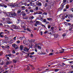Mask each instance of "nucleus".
<instances>
[{
  "instance_id": "a19ab883",
  "label": "nucleus",
  "mask_w": 73,
  "mask_h": 73,
  "mask_svg": "<svg viewBox=\"0 0 73 73\" xmlns=\"http://www.w3.org/2000/svg\"><path fill=\"white\" fill-rule=\"evenodd\" d=\"M62 36L63 37H65V36H66V34H63L62 35Z\"/></svg>"
},
{
  "instance_id": "c85d7f7f",
  "label": "nucleus",
  "mask_w": 73,
  "mask_h": 73,
  "mask_svg": "<svg viewBox=\"0 0 73 73\" xmlns=\"http://www.w3.org/2000/svg\"><path fill=\"white\" fill-rule=\"evenodd\" d=\"M29 11L30 12H32V13H33V12H34V11L32 9H31V10H30Z\"/></svg>"
},
{
  "instance_id": "20e7f679",
  "label": "nucleus",
  "mask_w": 73,
  "mask_h": 73,
  "mask_svg": "<svg viewBox=\"0 0 73 73\" xmlns=\"http://www.w3.org/2000/svg\"><path fill=\"white\" fill-rule=\"evenodd\" d=\"M6 21L7 24H11V22L10 21V18H7L6 19Z\"/></svg>"
},
{
  "instance_id": "09e8293b",
  "label": "nucleus",
  "mask_w": 73,
  "mask_h": 73,
  "mask_svg": "<svg viewBox=\"0 0 73 73\" xmlns=\"http://www.w3.org/2000/svg\"><path fill=\"white\" fill-rule=\"evenodd\" d=\"M38 7H36L35 8V9H36V10H38Z\"/></svg>"
},
{
  "instance_id": "f704fd0d",
  "label": "nucleus",
  "mask_w": 73,
  "mask_h": 73,
  "mask_svg": "<svg viewBox=\"0 0 73 73\" xmlns=\"http://www.w3.org/2000/svg\"><path fill=\"white\" fill-rule=\"evenodd\" d=\"M2 20L3 21H5V20H5V19L4 18H2Z\"/></svg>"
},
{
  "instance_id": "1a4fd4ad",
  "label": "nucleus",
  "mask_w": 73,
  "mask_h": 73,
  "mask_svg": "<svg viewBox=\"0 0 73 73\" xmlns=\"http://www.w3.org/2000/svg\"><path fill=\"white\" fill-rule=\"evenodd\" d=\"M9 57H11V58H13L15 57V56L12 54H8Z\"/></svg>"
},
{
  "instance_id": "4468645a",
  "label": "nucleus",
  "mask_w": 73,
  "mask_h": 73,
  "mask_svg": "<svg viewBox=\"0 0 73 73\" xmlns=\"http://www.w3.org/2000/svg\"><path fill=\"white\" fill-rule=\"evenodd\" d=\"M13 29H17V26L15 25H13Z\"/></svg>"
},
{
  "instance_id": "2f4dec72",
  "label": "nucleus",
  "mask_w": 73,
  "mask_h": 73,
  "mask_svg": "<svg viewBox=\"0 0 73 73\" xmlns=\"http://www.w3.org/2000/svg\"><path fill=\"white\" fill-rule=\"evenodd\" d=\"M3 52H0V56H1L3 55Z\"/></svg>"
},
{
  "instance_id": "e433bc0d",
  "label": "nucleus",
  "mask_w": 73,
  "mask_h": 73,
  "mask_svg": "<svg viewBox=\"0 0 73 73\" xmlns=\"http://www.w3.org/2000/svg\"><path fill=\"white\" fill-rule=\"evenodd\" d=\"M6 65H9V61H7L6 62Z\"/></svg>"
},
{
  "instance_id": "603ef678",
  "label": "nucleus",
  "mask_w": 73,
  "mask_h": 73,
  "mask_svg": "<svg viewBox=\"0 0 73 73\" xmlns=\"http://www.w3.org/2000/svg\"><path fill=\"white\" fill-rule=\"evenodd\" d=\"M23 4H24L25 6H27V3H23Z\"/></svg>"
},
{
  "instance_id": "6e6552de",
  "label": "nucleus",
  "mask_w": 73,
  "mask_h": 73,
  "mask_svg": "<svg viewBox=\"0 0 73 73\" xmlns=\"http://www.w3.org/2000/svg\"><path fill=\"white\" fill-rule=\"evenodd\" d=\"M35 41H36V40H35V39H31L30 40H28V41H29V42L30 43L31 42H35Z\"/></svg>"
},
{
  "instance_id": "8fccbe9b",
  "label": "nucleus",
  "mask_w": 73,
  "mask_h": 73,
  "mask_svg": "<svg viewBox=\"0 0 73 73\" xmlns=\"http://www.w3.org/2000/svg\"><path fill=\"white\" fill-rule=\"evenodd\" d=\"M32 8L31 7H29L28 8V9H29V10H31V9Z\"/></svg>"
},
{
  "instance_id": "f03ea898",
  "label": "nucleus",
  "mask_w": 73,
  "mask_h": 73,
  "mask_svg": "<svg viewBox=\"0 0 73 73\" xmlns=\"http://www.w3.org/2000/svg\"><path fill=\"white\" fill-rule=\"evenodd\" d=\"M64 3H62L61 5L60 8H59V10L60 11V10H62V9L64 7Z\"/></svg>"
},
{
  "instance_id": "37998d69",
  "label": "nucleus",
  "mask_w": 73,
  "mask_h": 73,
  "mask_svg": "<svg viewBox=\"0 0 73 73\" xmlns=\"http://www.w3.org/2000/svg\"><path fill=\"white\" fill-rule=\"evenodd\" d=\"M16 36H15L13 38V39L14 40H15H15H16Z\"/></svg>"
},
{
  "instance_id": "473e14b6",
  "label": "nucleus",
  "mask_w": 73,
  "mask_h": 73,
  "mask_svg": "<svg viewBox=\"0 0 73 73\" xmlns=\"http://www.w3.org/2000/svg\"><path fill=\"white\" fill-rule=\"evenodd\" d=\"M35 54V52H33L30 53V54H31V55H33V54Z\"/></svg>"
},
{
  "instance_id": "c9c22d12",
  "label": "nucleus",
  "mask_w": 73,
  "mask_h": 73,
  "mask_svg": "<svg viewBox=\"0 0 73 73\" xmlns=\"http://www.w3.org/2000/svg\"><path fill=\"white\" fill-rule=\"evenodd\" d=\"M42 25V23H41V22L39 21V25Z\"/></svg>"
},
{
  "instance_id": "aec40b11",
  "label": "nucleus",
  "mask_w": 73,
  "mask_h": 73,
  "mask_svg": "<svg viewBox=\"0 0 73 73\" xmlns=\"http://www.w3.org/2000/svg\"><path fill=\"white\" fill-rule=\"evenodd\" d=\"M25 25V23H24V22H22L21 23V27H23V26L24 25Z\"/></svg>"
},
{
  "instance_id": "a18cd8bd",
  "label": "nucleus",
  "mask_w": 73,
  "mask_h": 73,
  "mask_svg": "<svg viewBox=\"0 0 73 73\" xmlns=\"http://www.w3.org/2000/svg\"><path fill=\"white\" fill-rule=\"evenodd\" d=\"M70 16H71V18L72 19V18H73V14L70 15Z\"/></svg>"
},
{
  "instance_id": "7c9ffc66",
  "label": "nucleus",
  "mask_w": 73,
  "mask_h": 73,
  "mask_svg": "<svg viewBox=\"0 0 73 73\" xmlns=\"http://www.w3.org/2000/svg\"><path fill=\"white\" fill-rule=\"evenodd\" d=\"M59 70V69H56L54 70V72H58V71L59 70Z\"/></svg>"
},
{
  "instance_id": "de8ad7c7",
  "label": "nucleus",
  "mask_w": 73,
  "mask_h": 73,
  "mask_svg": "<svg viewBox=\"0 0 73 73\" xmlns=\"http://www.w3.org/2000/svg\"><path fill=\"white\" fill-rule=\"evenodd\" d=\"M41 25V26H42V27H44V28H45V26L44 25H43L42 24V25Z\"/></svg>"
},
{
  "instance_id": "338daca9",
  "label": "nucleus",
  "mask_w": 73,
  "mask_h": 73,
  "mask_svg": "<svg viewBox=\"0 0 73 73\" xmlns=\"http://www.w3.org/2000/svg\"><path fill=\"white\" fill-rule=\"evenodd\" d=\"M66 1V0H63V3H65Z\"/></svg>"
},
{
  "instance_id": "c756f323",
  "label": "nucleus",
  "mask_w": 73,
  "mask_h": 73,
  "mask_svg": "<svg viewBox=\"0 0 73 73\" xmlns=\"http://www.w3.org/2000/svg\"><path fill=\"white\" fill-rule=\"evenodd\" d=\"M7 49H9V46L6 45L5 47Z\"/></svg>"
},
{
  "instance_id": "b1692460",
  "label": "nucleus",
  "mask_w": 73,
  "mask_h": 73,
  "mask_svg": "<svg viewBox=\"0 0 73 73\" xmlns=\"http://www.w3.org/2000/svg\"><path fill=\"white\" fill-rule=\"evenodd\" d=\"M68 18L70 20H72V18L71 16H70V15H69V16L68 17Z\"/></svg>"
},
{
  "instance_id": "72a5a7b5",
  "label": "nucleus",
  "mask_w": 73,
  "mask_h": 73,
  "mask_svg": "<svg viewBox=\"0 0 73 73\" xmlns=\"http://www.w3.org/2000/svg\"><path fill=\"white\" fill-rule=\"evenodd\" d=\"M27 31H29V32L31 31V30H30L29 29V28H28V27L27 28Z\"/></svg>"
},
{
  "instance_id": "5701e85b",
  "label": "nucleus",
  "mask_w": 73,
  "mask_h": 73,
  "mask_svg": "<svg viewBox=\"0 0 73 73\" xmlns=\"http://www.w3.org/2000/svg\"><path fill=\"white\" fill-rule=\"evenodd\" d=\"M10 7H15V6L14 5V4L12 5V4H10Z\"/></svg>"
},
{
  "instance_id": "4c0bfd02",
  "label": "nucleus",
  "mask_w": 73,
  "mask_h": 73,
  "mask_svg": "<svg viewBox=\"0 0 73 73\" xmlns=\"http://www.w3.org/2000/svg\"><path fill=\"white\" fill-rule=\"evenodd\" d=\"M48 5V3H46L44 5L45 7H47V6Z\"/></svg>"
},
{
  "instance_id": "7ed1b4c3",
  "label": "nucleus",
  "mask_w": 73,
  "mask_h": 73,
  "mask_svg": "<svg viewBox=\"0 0 73 73\" xmlns=\"http://www.w3.org/2000/svg\"><path fill=\"white\" fill-rule=\"evenodd\" d=\"M12 46L13 47H14L15 50H17L18 49V46L17 45H16V44H12Z\"/></svg>"
},
{
  "instance_id": "5fc2aeb1",
  "label": "nucleus",
  "mask_w": 73,
  "mask_h": 73,
  "mask_svg": "<svg viewBox=\"0 0 73 73\" xmlns=\"http://www.w3.org/2000/svg\"><path fill=\"white\" fill-rule=\"evenodd\" d=\"M69 73H73V70L71 71H69L68 72Z\"/></svg>"
},
{
  "instance_id": "f257e3e1",
  "label": "nucleus",
  "mask_w": 73,
  "mask_h": 73,
  "mask_svg": "<svg viewBox=\"0 0 73 73\" xmlns=\"http://www.w3.org/2000/svg\"><path fill=\"white\" fill-rule=\"evenodd\" d=\"M8 16L9 17H13L14 16H17V13L15 12H11L10 13H8Z\"/></svg>"
},
{
  "instance_id": "4d7b16f0",
  "label": "nucleus",
  "mask_w": 73,
  "mask_h": 73,
  "mask_svg": "<svg viewBox=\"0 0 73 73\" xmlns=\"http://www.w3.org/2000/svg\"><path fill=\"white\" fill-rule=\"evenodd\" d=\"M53 53H50L49 54L50 56H52V55H53Z\"/></svg>"
},
{
  "instance_id": "dca6fc26",
  "label": "nucleus",
  "mask_w": 73,
  "mask_h": 73,
  "mask_svg": "<svg viewBox=\"0 0 73 73\" xmlns=\"http://www.w3.org/2000/svg\"><path fill=\"white\" fill-rule=\"evenodd\" d=\"M22 11H21V10L19 9V10H18V11L17 12V13L18 14L20 13H21Z\"/></svg>"
},
{
  "instance_id": "6e6d98bb",
  "label": "nucleus",
  "mask_w": 73,
  "mask_h": 73,
  "mask_svg": "<svg viewBox=\"0 0 73 73\" xmlns=\"http://www.w3.org/2000/svg\"><path fill=\"white\" fill-rule=\"evenodd\" d=\"M0 37H4V35H1L0 36Z\"/></svg>"
},
{
  "instance_id": "cd10ccee",
  "label": "nucleus",
  "mask_w": 73,
  "mask_h": 73,
  "mask_svg": "<svg viewBox=\"0 0 73 73\" xmlns=\"http://www.w3.org/2000/svg\"><path fill=\"white\" fill-rule=\"evenodd\" d=\"M70 27L69 31H72V26H70Z\"/></svg>"
},
{
  "instance_id": "4be33fe9",
  "label": "nucleus",
  "mask_w": 73,
  "mask_h": 73,
  "mask_svg": "<svg viewBox=\"0 0 73 73\" xmlns=\"http://www.w3.org/2000/svg\"><path fill=\"white\" fill-rule=\"evenodd\" d=\"M29 19H34V17H33V16H32V17H29Z\"/></svg>"
},
{
  "instance_id": "9b49d317",
  "label": "nucleus",
  "mask_w": 73,
  "mask_h": 73,
  "mask_svg": "<svg viewBox=\"0 0 73 73\" xmlns=\"http://www.w3.org/2000/svg\"><path fill=\"white\" fill-rule=\"evenodd\" d=\"M4 64V61L3 60H1L0 61V65H3Z\"/></svg>"
},
{
  "instance_id": "a211bd4d",
  "label": "nucleus",
  "mask_w": 73,
  "mask_h": 73,
  "mask_svg": "<svg viewBox=\"0 0 73 73\" xmlns=\"http://www.w3.org/2000/svg\"><path fill=\"white\" fill-rule=\"evenodd\" d=\"M69 8V5H66V9H68Z\"/></svg>"
},
{
  "instance_id": "9d476101",
  "label": "nucleus",
  "mask_w": 73,
  "mask_h": 73,
  "mask_svg": "<svg viewBox=\"0 0 73 73\" xmlns=\"http://www.w3.org/2000/svg\"><path fill=\"white\" fill-rule=\"evenodd\" d=\"M29 50V48H27L26 47H25V48L23 49V50L25 52H27V51H28Z\"/></svg>"
},
{
  "instance_id": "774afa93",
  "label": "nucleus",
  "mask_w": 73,
  "mask_h": 73,
  "mask_svg": "<svg viewBox=\"0 0 73 73\" xmlns=\"http://www.w3.org/2000/svg\"><path fill=\"white\" fill-rule=\"evenodd\" d=\"M40 33H41V35H42V32L40 31Z\"/></svg>"
},
{
  "instance_id": "0eeeda50",
  "label": "nucleus",
  "mask_w": 73,
  "mask_h": 73,
  "mask_svg": "<svg viewBox=\"0 0 73 73\" xmlns=\"http://www.w3.org/2000/svg\"><path fill=\"white\" fill-rule=\"evenodd\" d=\"M39 21H36V23L34 24V25L35 27H37V25H39Z\"/></svg>"
},
{
  "instance_id": "c03bdc74",
  "label": "nucleus",
  "mask_w": 73,
  "mask_h": 73,
  "mask_svg": "<svg viewBox=\"0 0 73 73\" xmlns=\"http://www.w3.org/2000/svg\"><path fill=\"white\" fill-rule=\"evenodd\" d=\"M17 43H18V44H19V43H20V40H17Z\"/></svg>"
},
{
  "instance_id": "ddd939ff",
  "label": "nucleus",
  "mask_w": 73,
  "mask_h": 73,
  "mask_svg": "<svg viewBox=\"0 0 73 73\" xmlns=\"http://www.w3.org/2000/svg\"><path fill=\"white\" fill-rule=\"evenodd\" d=\"M12 61L13 63H16L17 62V60L16 59H13Z\"/></svg>"
},
{
  "instance_id": "f3484780",
  "label": "nucleus",
  "mask_w": 73,
  "mask_h": 73,
  "mask_svg": "<svg viewBox=\"0 0 73 73\" xmlns=\"http://www.w3.org/2000/svg\"><path fill=\"white\" fill-rule=\"evenodd\" d=\"M14 7H17L18 5H19V4L17 3H15V4H14Z\"/></svg>"
},
{
  "instance_id": "13d9d810",
  "label": "nucleus",
  "mask_w": 73,
  "mask_h": 73,
  "mask_svg": "<svg viewBox=\"0 0 73 73\" xmlns=\"http://www.w3.org/2000/svg\"><path fill=\"white\" fill-rule=\"evenodd\" d=\"M64 12H65V11H66V9H64Z\"/></svg>"
},
{
  "instance_id": "412c9836",
  "label": "nucleus",
  "mask_w": 73,
  "mask_h": 73,
  "mask_svg": "<svg viewBox=\"0 0 73 73\" xmlns=\"http://www.w3.org/2000/svg\"><path fill=\"white\" fill-rule=\"evenodd\" d=\"M38 15H40V14H42V13L41 11H38Z\"/></svg>"
},
{
  "instance_id": "0e129e2a",
  "label": "nucleus",
  "mask_w": 73,
  "mask_h": 73,
  "mask_svg": "<svg viewBox=\"0 0 73 73\" xmlns=\"http://www.w3.org/2000/svg\"><path fill=\"white\" fill-rule=\"evenodd\" d=\"M46 24H49V22L48 21H46L45 22Z\"/></svg>"
},
{
  "instance_id": "6ab92c4d",
  "label": "nucleus",
  "mask_w": 73,
  "mask_h": 73,
  "mask_svg": "<svg viewBox=\"0 0 73 73\" xmlns=\"http://www.w3.org/2000/svg\"><path fill=\"white\" fill-rule=\"evenodd\" d=\"M0 5H1V7H4V3H2L0 4Z\"/></svg>"
},
{
  "instance_id": "39448f33",
  "label": "nucleus",
  "mask_w": 73,
  "mask_h": 73,
  "mask_svg": "<svg viewBox=\"0 0 73 73\" xmlns=\"http://www.w3.org/2000/svg\"><path fill=\"white\" fill-rule=\"evenodd\" d=\"M36 4L37 5H38V6H41V5H42V4H41V3L39 2L38 1L36 2Z\"/></svg>"
},
{
  "instance_id": "052dcab7",
  "label": "nucleus",
  "mask_w": 73,
  "mask_h": 73,
  "mask_svg": "<svg viewBox=\"0 0 73 73\" xmlns=\"http://www.w3.org/2000/svg\"><path fill=\"white\" fill-rule=\"evenodd\" d=\"M3 7H4L5 8H7V5H4Z\"/></svg>"
},
{
  "instance_id": "423d86ee",
  "label": "nucleus",
  "mask_w": 73,
  "mask_h": 73,
  "mask_svg": "<svg viewBox=\"0 0 73 73\" xmlns=\"http://www.w3.org/2000/svg\"><path fill=\"white\" fill-rule=\"evenodd\" d=\"M21 14L22 15L23 18L24 17V16H25V17H26V14H25V13H24V11H22L21 12Z\"/></svg>"
},
{
  "instance_id": "393cba45",
  "label": "nucleus",
  "mask_w": 73,
  "mask_h": 73,
  "mask_svg": "<svg viewBox=\"0 0 73 73\" xmlns=\"http://www.w3.org/2000/svg\"><path fill=\"white\" fill-rule=\"evenodd\" d=\"M47 20H49V21H51L52 20V19L50 18H47Z\"/></svg>"
},
{
  "instance_id": "79ce46f5",
  "label": "nucleus",
  "mask_w": 73,
  "mask_h": 73,
  "mask_svg": "<svg viewBox=\"0 0 73 73\" xmlns=\"http://www.w3.org/2000/svg\"><path fill=\"white\" fill-rule=\"evenodd\" d=\"M33 45H34L33 43H31L29 44V45H31V46H33Z\"/></svg>"
},
{
  "instance_id": "e2e57ef3",
  "label": "nucleus",
  "mask_w": 73,
  "mask_h": 73,
  "mask_svg": "<svg viewBox=\"0 0 73 73\" xmlns=\"http://www.w3.org/2000/svg\"><path fill=\"white\" fill-rule=\"evenodd\" d=\"M48 29H50V26L48 25Z\"/></svg>"
},
{
  "instance_id": "ea45409f",
  "label": "nucleus",
  "mask_w": 73,
  "mask_h": 73,
  "mask_svg": "<svg viewBox=\"0 0 73 73\" xmlns=\"http://www.w3.org/2000/svg\"><path fill=\"white\" fill-rule=\"evenodd\" d=\"M43 22H44V23H46V19H44L43 20Z\"/></svg>"
},
{
  "instance_id": "49530a36",
  "label": "nucleus",
  "mask_w": 73,
  "mask_h": 73,
  "mask_svg": "<svg viewBox=\"0 0 73 73\" xmlns=\"http://www.w3.org/2000/svg\"><path fill=\"white\" fill-rule=\"evenodd\" d=\"M16 52H15V51L13 50L12 51V53H15Z\"/></svg>"
},
{
  "instance_id": "3c124183",
  "label": "nucleus",
  "mask_w": 73,
  "mask_h": 73,
  "mask_svg": "<svg viewBox=\"0 0 73 73\" xmlns=\"http://www.w3.org/2000/svg\"><path fill=\"white\" fill-rule=\"evenodd\" d=\"M34 14L35 15H36V14H38V11L34 13Z\"/></svg>"
},
{
  "instance_id": "bf43d9fd",
  "label": "nucleus",
  "mask_w": 73,
  "mask_h": 73,
  "mask_svg": "<svg viewBox=\"0 0 73 73\" xmlns=\"http://www.w3.org/2000/svg\"><path fill=\"white\" fill-rule=\"evenodd\" d=\"M5 37L6 38H7V39H8V38L7 37L6 35L5 36Z\"/></svg>"
},
{
  "instance_id": "58836bf2",
  "label": "nucleus",
  "mask_w": 73,
  "mask_h": 73,
  "mask_svg": "<svg viewBox=\"0 0 73 73\" xmlns=\"http://www.w3.org/2000/svg\"><path fill=\"white\" fill-rule=\"evenodd\" d=\"M30 68L29 67V66H27V70H29Z\"/></svg>"
},
{
  "instance_id": "2eb2a0df",
  "label": "nucleus",
  "mask_w": 73,
  "mask_h": 73,
  "mask_svg": "<svg viewBox=\"0 0 73 73\" xmlns=\"http://www.w3.org/2000/svg\"><path fill=\"white\" fill-rule=\"evenodd\" d=\"M20 48L21 50H23V46L21 45L20 46Z\"/></svg>"
},
{
  "instance_id": "f8f14e48",
  "label": "nucleus",
  "mask_w": 73,
  "mask_h": 73,
  "mask_svg": "<svg viewBox=\"0 0 73 73\" xmlns=\"http://www.w3.org/2000/svg\"><path fill=\"white\" fill-rule=\"evenodd\" d=\"M62 15V14H60L59 16V17H60L61 19H63V20H64V19L63 18V15Z\"/></svg>"
},
{
  "instance_id": "864d4df0",
  "label": "nucleus",
  "mask_w": 73,
  "mask_h": 73,
  "mask_svg": "<svg viewBox=\"0 0 73 73\" xmlns=\"http://www.w3.org/2000/svg\"><path fill=\"white\" fill-rule=\"evenodd\" d=\"M68 17V14H66L65 16V17L66 18H67V17Z\"/></svg>"
},
{
  "instance_id": "a878e982",
  "label": "nucleus",
  "mask_w": 73,
  "mask_h": 73,
  "mask_svg": "<svg viewBox=\"0 0 73 73\" xmlns=\"http://www.w3.org/2000/svg\"><path fill=\"white\" fill-rule=\"evenodd\" d=\"M37 47L38 49H41V47L38 45L37 46Z\"/></svg>"
},
{
  "instance_id": "680f3d73",
  "label": "nucleus",
  "mask_w": 73,
  "mask_h": 73,
  "mask_svg": "<svg viewBox=\"0 0 73 73\" xmlns=\"http://www.w3.org/2000/svg\"><path fill=\"white\" fill-rule=\"evenodd\" d=\"M51 29L52 30H53V29H54V27H51Z\"/></svg>"
},
{
  "instance_id": "69168bd1",
  "label": "nucleus",
  "mask_w": 73,
  "mask_h": 73,
  "mask_svg": "<svg viewBox=\"0 0 73 73\" xmlns=\"http://www.w3.org/2000/svg\"><path fill=\"white\" fill-rule=\"evenodd\" d=\"M66 21L67 22H69V21H70V20L69 19H67L66 20Z\"/></svg>"
},
{
  "instance_id": "bb28decb",
  "label": "nucleus",
  "mask_w": 73,
  "mask_h": 73,
  "mask_svg": "<svg viewBox=\"0 0 73 73\" xmlns=\"http://www.w3.org/2000/svg\"><path fill=\"white\" fill-rule=\"evenodd\" d=\"M20 20H17V24H19V23H20Z\"/></svg>"
}]
</instances>
